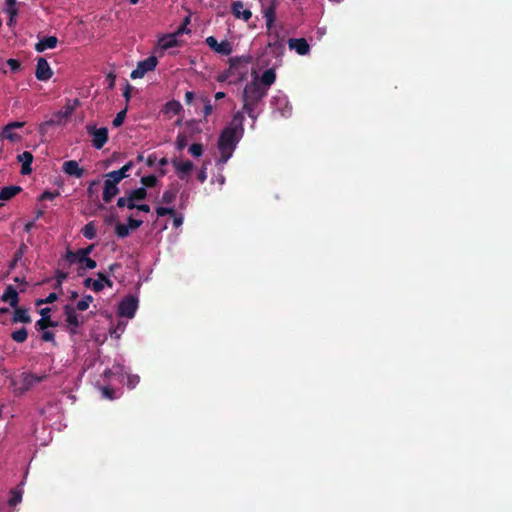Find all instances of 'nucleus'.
Returning a JSON list of instances; mask_svg holds the SVG:
<instances>
[{
	"label": "nucleus",
	"instance_id": "nucleus-1",
	"mask_svg": "<svg viewBox=\"0 0 512 512\" xmlns=\"http://www.w3.org/2000/svg\"><path fill=\"white\" fill-rule=\"evenodd\" d=\"M244 115L241 111L233 115L230 124L223 129L218 138L217 147L220 152L218 163L225 164L232 154L244 134Z\"/></svg>",
	"mask_w": 512,
	"mask_h": 512
},
{
	"label": "nucleus",
	"instance_id": "nucleus-2",
	"mask_svg": "<svg viewBox=\"0 0 512 512\" xmlns=\"http://www.w3.org/2000/svg\"><path fill=\"white\" fill-rule=\"evenodd\" d=\"M266 96L267 89L262 87L258 81V77H255L251 82L247 83L243 89V111L241 112H245L253 121H255L259 115L256 109Z\"/></svg>",
	"mask_w": 512,
	"mask_h": 512
},
{
	"label": "nucleus",
	"instance_id": "nucleus-3",
	"mask_svg": "<svg viewBox=\"0 0 512 512\" xmlns=\"http://www.w3.org/2000/svg\"><path fill=\"white\" fill-rule=\"evenodd\" d=\"M65 315V326L66 330L70 335H76L79 333L80 328L84 324V319L79 317L77 310L74 306L67 304L63 308Z\"/></svg>",
	"mask_w": 512,
	"mask_h": 512
},
{
	"label": "nucleus",
	"instance_id": "nucleus-4",
	"mask_svg": "<svg viewBox=\"0 0 512 512\" xmlns=\"http://www.w3.org/2000/svg\"><path fill=\"white\" fill-rule=\"evenodd\" d=\"M87 133L92 136V146L96 149H102L108 141V129L106 127L96 128L95 125L86 126Z\"/></svg>",
	"mask_w": 512,
	"mask_h": 512
},
{
	"label": "nucleus",
	"instance_id": "nucleus-5",
	"mask_svg": "<svg viewBox=\"0 0 512 512\" xmlns=\"http://www.w3.org/2000/svg\"><path fill=\"white\" fill-rule=\"evenodd\" d=\"M158 64V59L155 56H149L143 61L138 62L136 69H134L130 77L132 79L142 78L146 73L154 71Z\"/></svg>",
	"mask_w": 512,
	"mask_h": 512
},
{
	"label": "nucleus",
	"instance_id": "nucleus-6",
	"mask_svg": "<svg viewBox=\"0 0 512 512\" xmlns=\"http://www.w3.org/2000/svg\"><path fill=\"white\" fill-rule=\"evenodd\" d=\"M138 308V298L133 295L126 296L118 306V314L126 318H133Z\"/></svg>",
	"mask_w": 512,
	"mask_h": 512
},
{
	"label": "nucleus",
	"instance_id": "nucleus-7",
	"mask_svg": "<svg viewBox=\"0 0 512 512\" xmlns=\"http://www.w3.org/2000/svg\"><path fill=\"white\" fill-rule=\"evenodd\" d=\"M171 164L173 165L177 176L181 180H186L188 182L189 176L194 169V164L190 160L182 161L178 158L171 159Z\"/></svg>",
	"mask_w": 512,
	"mask_h": 512
},
{
	"label": "nucleus",
	"instance_id": "nucleus-8",
	"mask_svg": "<svg viewBox=\"0 0 512 512\" xmlns=\"http://www.w3.org/2000/svg\"><path fill=\"white\" fill-rule=\"evenodd\" d=\"M74 111V107L66 105L63 111H58L49 120L43 123V126L50 127L55 125H61L64 120L68 119Z\"/></svg>",
	"mask_w": 512,
	"mask_h": 512
},
{
	"label": "nucleus",
	"instance_id": "nucleus-9",
	"mask_svg": "<svg viewBox=\"0 0 512 512\" xmlns=\"http://www.w3.org/2000/svg\"><path fill=\"white\" fill-rule=\"evenodd\" d=\"M92 250H93V245H90L88 247L81 248V249L77 250V254H78L77 262L79 264H81V266L83 268H86V269L96 268V266H97L96 261L94 259L88 257V255L91 253Z\"/></svg>",
	"mask_w": 512,
	"mask_h": 512
},
{
	"label": "nucleus",
	"instance_id": "nucleus-10",
	"mask_svg": "<svg viewBox=\"0 0 512 512\" xmlns=\"http://www.w3.org/2000/svg\"><path fill=\"white\" fill-rule=\"evenodd\" d=\"M53 75L51 67L45 58H39L37 60L35 76L40 81H47Z\"/></svg>",
	"mask_w": 512,
	"mask_h": 512
},
{
	"label": "nucleus",
	"instance_id": "nucleus-11",
	"mask_svg": "<svg viewBox=\"0 0 512 512\" xmlns=\"http://www.w3.org/2000/svg\"><path fill=\"white\" fill-rule=\"evenodd\" d=\"M119 193L118 183L116 181L113 182L112 179L106 177L104 181L103 188V201L105 203L111 202V200Z\"/></svg>",
	"mask_w": 512,
	"mask_h": 512
},
{
	"label": "nucleus",
	"instance_id": "nucleus-12",
	"mask_svg": "<svg viewBox=\"0 0 512 512\" xmlns=\"http://www.w3.org/2000/svg\"><path fill=\"white\" fill-rule=\"evenodd\" d=\"M51 312V308L46 307L40 310L41 319H39L35 327L38 330H46L48 327H56L57 322L51 320L49 313Z\"/></svg>",
	"mask_w": 512,
	"mask_h": 512
},
{
	"label": "nucleus",
	"instance_id": "nucleus-13",
	"mask_svg": "<svg viewBox=\"0 0 512 512\" xmlns=\"http://www.w3.org/2000/svg\"><path fill=\"white\" fill-rule=\"evenodd\" d=\"M62 170L65 174L76 178H81L84 175V169L75 160L65 161L62 165Z\"/></svg>",
	"mask_w": 512,
	"mask_h": 512
},
{
	"label": "nucleus",
	"instance_id": "nucleus-14",
	"mask_svg": "<svg viewBox=\"0 0 512 512\" xmlns=\"http://www.w3.org/2000/svg\"><path fill=\"white\" fill-rule=\"evenodd\" d=\"M231 12L238 19H243L244 21H248L252 13L249 9L244 8V3L240 0L233 1L231 4Z\"/></svg>",
	"mask_w": 512,
	"mask_h": 512
},
{
	"label": "nucleus",
	"instance_id": "nucleus-15",
	"mask_svg": "<svg viewBox=\"0 0 512 512\" xmlns=\"http://www.w3.org/2000/svg\"><path fill=\"white\" fill-rule=\"evenodd\" d=\"M289 48L295 50L299 55H306L310 46L305 38H292L288 41Z\"/></svg>",
	"mask_w": 512,
	"mask_h": 512
},
{
	"label": "nucleus",
	"instance_id": "nucleus-16",
	"mask_svg": "<svg viewBox=\"0 0 512 512\" xmlns=\"http://www.w3.org/2000/svg\"><path fill=\"white\" fill-rule=\"evenodd\" d=\"M134 166L133 161L127 162L123 167H121L119 170L110 171L106 174V177H109L110 179L116 181L119 183L124 178L128 177V171L131 170V168Z\"/></svg>",
	"mask_w": 512,
	"mask_h": 512
},
{
	"label": "nucleus",
	"instance_id": "nucleus-17",
	"mask_svg": "<svg viewBox=\"0 0 512 512\" xmlns=\"http://www.w3.org/2000/svg\"><path fill=\"white\" fill-rule=\"evenodd\" d=\"M3 302H8L12 308H17L19 304L18 292L12 285H8L1 296Z\"/></svg>",
	"mask_w": 512,
	"mask_h": 512
},
{
	"label": "nucleus",
	"instance_id": "nucleus-18",
	"mask_svg": "<svg viewBox=\"0 0 512 512\" xmlns=\"http://www.w3.org/2000/svg\"><path fill=\"white\" fill-rule=\"evenodd\" d=\"M32 319L28 313V309L21 308L17 305V308H14V312L11 318V322L13 324L15 323H24L29 324L31 323Z\"/></svg>",
	"mask_w": 512,
	"mask_h": 512
},
{
	"label": "nucleus",
	"instance_id": "nucleus-19",
	"mask_svg": "<svg viewBox=\"0 0 512 512\" xmlns=\"http://www.w3.org/2000/svg\"><path fill=\"white\" fill-rule=\"evenodd\" d=\"M17 160L22 163L21 174L28 175L32 172L31 164L33 162V155L28 151H24L23 153L17 156Z\"/></svg>",
	"mask_w": 512,
	"mask_h": 512
},
{
	"label": "nucleus",
	"instance_id": "nucleus-20",
	"mask_svg": "<svg viewBox=\"0 0 512 512\" xmlns=\"http://www.w3.org/2000/svg\"><path fill=\"white\" fill-rule=\"evenodd\" d=\"M58 39L55 36H47L38 41L35 45L37 52H43L46 49H53L57 46Z\"/></svg>",
	"mask_w": 512,
	"mask_h": 512
},
{
	"label": "nucleus",
	"instance_id": "nucleus-21",
	"mask_svg": "<svg viewBox=\"0 0 512 512\" xmlns=\"http://www.w3.org/2000/svg\"><path fill=\"white\" fill-rule=\"evenodd\" d=\"M159 46L163 50H167L179 45V41L177 39L176 34H168L161 37L158 41Z\"/></svg>",
	"mask_w": 512,
	"mask_h": 512
},
{
	"label": "nucleus",
	"instance_id": "nucleus-22",
	"mask_svg": "<svg viewBox=\"0 0 512 512\" xmlns=\"http://www.w3.org/2000/svg\"><path fill=\"white\" fill-rule=\"evenodd\" d=\"M276 5L270 4L263 10L264 18L266 20V27L268 31H271L274 26V22L276 19Z\"/></svg>",
	"mask_w": 512,
	"mask_h": 512
},
{
	"label": "nucleus",
	"instance_id": "nucleus-23",
	"mask_svg": "<svg viewBox=\"0 0 512 512\" xmlns=\"http://www.w3.org/2000/svg\"><path fill=\"white\" fill-rule=\"evenodd\" d=\"M276 80V73L274 69H267L263 72L261 78H258V81L262 87H265L267 91L269 90V87L275 82Z\"/></svg>",
	"mask_w": 512,
	"mask_h": 512
},
{
	"label": "nucleus",
	"instance_id": "nucleus-24",
	"mask_svg": "<svg viewBox=\"0 0 512 512\" xmlns=\"http://www.w3.org/2000/svg\"><path fill=\"white\" fill-rule=\"evenodd\" d=\"M272 105L280 104L278 108L282 116L287 117L291 114V106L289 105L286 97H273L271 100Z\"/></svg>",
	"mask_w": 512,
	"mask_h": 512
},
{
	"label": "nucleus",
	"instance_id": "nucleus-25",
	"mask_svg": "<svg viewBox=\"0 0 512 512\" xmlns=\"http://www.w3.org/2000/svg\"><path fill=\"white\" fill-rule=\"evenodd\" d=\"M178 192H179V188L177 185H175V184L169 185L168 189L163 192L162 199H161L162 203H165V204L173 203L174 200L176 199Z\"/></svg>",
	"mask_w": 512,
	"mask_h": 512
},
{
	"label": "nucleus",
	"instance_id": "nucleus-26",
	"mask_svg": "<svg viewBox=\"0 0 512 512\" xmlns=\"http://www.w3.org/2000/svg\"><path fill=\"white\" fill-rule=\"evenodd\" d=\"M20 186H6L0 191V200L8 201L21 192Z\"/></svg>",
	"mask_w": 512,
	"mask_h": 512
},
{
	"label": "nucleus",
	"instance_id": "nucleus-27",
	"mask_svg": "<svg viewBox=\"0 0 512 512\" xmlns=\"http://www.w3.org/2000/svg\"><path fill=\"white\" fill-rule=\"evenodd\" d=\"M2 139H7L11 142H18L21 140V136L14 132V129L8 128L7 125L3 127V130L0 134Z\"/></svg>",
	"mask_w": 512,
	"mask_h": 512
},
{
	"label": "nucleus",
	"instance_id": "nucleus-28",
	"mask_svg": "<svg viewBox=\"0 0 512 512\" xmlns=\"http://www.w3.org/2000/svg\"><path fill=\"white\" fill-rule=\"evenodd\" d=\"M232 45L229 41L223 40L222 42H218L215 52L221 54L223 56H228L232 53Z\"/></svg>",
	"mask_w": 512,
	"mask_h": 512
},
{
	"label": "nucleus",
	"instance_id": "nucleus-29",
	"mask_svg": "<svg viewBox=\"0 0 512 512\" xmlns=\"http://www.w3.org/2000/svg\"><path fill=\"white\" fill-rule=\"evenodd\" d=\"M165 110L168 113H173L174 115H179L183 110L182 105L177 100H170L165 104Z\"/></svg>",
	"mask_w": 512,
	"mask_h": 512
},
{
	"label": "nucleus",
	"instance_id": "nucleus-30",
	"mask_svg": "<svg viewBox=\"0 0 512 512\" xmlns=\"http://www.w3.org/2000/svg\"><path fill=\"white\" fill-rule=\"evenodd\" d=\"M10 336L13 341L17 343H23L27 340L28 331L25 327H22L16 331H13Z\"/></svg>",
	"mask_w": 512,
	"mask_h": 512
},
{
	"label": "nucleus",
	"instance_id": "nucleus-31",
	"mask_svg": "<svg viewBox=\"0 0 512 512\" xmlns=\"http://www.w3.org/2000/svg\"><path fill=\"white\" fill-rule=\"evenodd\" d=\"M83 284L86 288H91L95 292H100L104 288V284L100 280H94L92 278H86Z\"/></svg>",
	"mask_w": 512,
	"mask_h": 512
},
{
	"label": "nucleus",
	"instance_id": "nucleus-32",
	"mask_svg": "<svg viewBox=\"0 0 512 512\" xmlns=\"http://www.w3.org/2000/svg\"><path fill=\"white\" fill-rule=\"evenodd\" d=\"M83 236L89 240L96 237V226L94 222L87 223L81 230Z\"/></svg>",
	"mask_w": 512,
	"mask_h": 512
},
{
	"label": "nucleus",
	"instance_id": "nucleus-33",
	"mask_svg": "<svg viewBox=\"0 0 512 512\" xmlns=\"http://www.w3.org/2000/svg\"><path fill=\"white\" fill-rule=\"evenodd\" d=\"M16 5H17V0H5L4 12L8 16L17 17L18 8L16 7Z\"/></svg>",
	"mask_w": 512,
	"mask_h": 512
},
{
	"label": "nucleus",
	"instance_id": "nucleus-34",
	"mask_svg": "<svg viewBox=\"0 0 512 512\" xmlns=\"http://www.w3.org/2000/svg\"><path fill=\"white\" fill-rule=\"evenodd\" d=\"M129 195L132 198L131 200H136V201L144 200L147 196V190L145 187H139L137 189L130 191Z\"/></svg>",
	"mask_w": 512,
	"mask_h": 512
},
{
	"label": "nucleus",
	"instance_id": "nucleus-35",
	"mask_svg": "<svg viewBox=\"0 0 512 512\" xmlns=\"http://www.w3.org/2000/svg\"><path fill=\"white\" fill-rule=\"evenodd\" d=\"M94 298L91 295H85L82 300L78 301L75 308L79 311H85L89 308L90 303H92Z\"/></svg>",
	"mask_w": 512,
	"mask_h": 512
},
{
	"label": "nucleus",
	"instance_id": "nucleus-36",
	"mask_svg": "<svg viewBox=\"0 0 512 512\" xmlns=\"http://www.w3.org/2000/svg\"><path fill=\"white\" fill-rule=\"evenodd\" d=\"M188 151L193 157L198 158L203 155L204 147L200 143H194L189 147Z\"/></svg>",
	"mask_w": 512,
	"mask_h": 512
},
{
	"label": "nucleus",
	"instance_id": "nucleus-37",
	"mask_svg": "<svg viewBox=\"0 0 512 512\" xmlns=\"http://www.w3.org/2000/svg\"><path fill=\"white\" fill-rule=\"evenodd\" d=\"M115 233L119 238H125L129 235V227L122 223H117L115 226Z\"/></svg>",
	"mask_w": 512,
	"mask_h": 512
},
{
	"label": "nucleus",
	"instance_id": "nucleus-38",
	"mask_svg": "<svg viewBox=\"0 0 512 512\" xmlns=\"http://www.w3.org/2000/svg\"><path fill=\"white\" fill-rule=\"evenodd\" d=\"M157 178L155 175H148L141 178V183L144 185V187L152 188L157 185Z\"/></svg>",
	"mask_w": 512,
	"mask_h": 512
},
{
	"label": "nucleus",
	"instance_id": "nucleus-39",
	"mask_svg": "<svg viewBox=\"0 0 512 512\" xmlns=\"http://www.w3.org/2000/svg\"><path fill=\"white\" fill-rule=\"evenodd\" d=\"M201 101L204 103L203 114L204 118H207L213 111V105L209 97L205 96L201 98Z\"/></svg>",
	"mask_w": 512,
	"mask_h": 512
},
{
	"label": "nucleus",
	"instance_id": "nucleus-40",
	"mask_svg": "<svg viewBox=\"0 0 512 512\" xmlns=\"http://www.w3.org/2000/svg\"><path fill=\"white\" fill-rule=\"evenodd\" d=\"M175 145L177 150L182 151L187 146V136L183 133H178Z\"/></svg>",
	"mask_w": 512,
	"mask_h": 512
},
{
	"label": "nucleus",
	"instance_id": "nucleus-41",
	"mask_svg": "<svg viewBox=\"0 0 512 512\" xmlns=\"http://www.w3.org/2000/svg\"><path fill=\"white\" fill-rule=\"evenodd\" d=\"M22 500V492L21 491H17V490H13L11 492V497L9 499V504L11 506H16L18 503H20Z\"/></svg>",
	"mask_w": 512,
	"mask_h": 512
},
{
	"label": "nucleus",
	"instance_id": "nucleus-42",
	"mask_svg": "<svg viewBox=\"0 0 512 512\" xmlns=\"http://www.w3.org/2000/svg\"><path fill=\"white\" fill-rule=\"evenodd\" d=\"M126 112H127V110L123 109L117 113L116 117L114 118V120L112 122L114 127H120L123 124L125 117H126Z\"/></svg>",
	"mask_w": 512,
	"mask_h": 512
},
{
	"label": "nucleus",
	"instance_id": "nucleus-43",
	"mask_svg": "<svg viewBox=\"0 0 512 512\" xmlns=\"http://www.w3.org/2000/svg\"><path fill=\"white\" fill-rule=\"evenodd\" d=\"M156 213H157L158 217H163V216H166V215L174 216L175 215V210L172 207H157L156 208Z\"/></svg>",
	"mask_w": 512,
	"mask_h": 512
},
{
	"label": "nucleus",
	"instance_id": "nucleus-44",
	"mask_svg": "<svg viewBox=\"0 0 512 512\" xmlns=\"http://www.w3.org/2000/svg\"><path fill=\"white\" fill-rule=\"evenodd\" d=\"M6 63L12 72H18L21 68V64L17 59L10 58Z\"/></svg>",
	"mask_w": 512,
	"mask_h": 512
},
{
	"label": "nucleus",
	"instance_id": "nucleus-45",
	"mask_svg": "<svg viewBox=\"0 0 512 512\" xmlns=\"http://www.w3.org/2000/svg\"><path fill=\"white\" fill-rule=\"evenodd\" d=\"M97 276H98L97 280H100L104 284V286H107L109 288L113 287L112 280L105 273L99 272V273H97Z\"/></svg>",
	"mask_w": 512,
	"mask_h": 512
},
{
	"label": "nucleus",
	"instance_id": "nucleus-46",
	"mask_svg": "<svg viewBox=\"0 0 512 512\" xmlns=\"http://www.w3.org/2000/svg\"><path fill=\"white\" fill-rule=\"evenodd\" d=\"M99 184H100L99 180H93L92 182H90V184L87 188V194H88L89 198H92L97 193L96 186H98Z\"/></svg>",
	"mask_w": 512,
	"mask_h": 512
},
{
	"label": "nucleus",
	"instance_id": "nucleus-47",
	"mask_svg": "<svg viewBox=\"0 0 512 512\" xmlns=\"http://www.w3.org/2000/svg\"><path fill=\"white\" fill-rule=\"evenodd\" d=\"M59 195V192L58 191H49V190H46L44 191L41 195H40V200H53L55 199L57 196Z\"/></svg>",
	"mask_w": 512,
	"mask_h": 512
},
{
	"label": "nucleus",
	"instance_id": "nucleus-48",
	"mask_svg": "<svg viewBox=\"0 0 512 512\" xmlns=\"http://www.w3.org/2000/svg\"><path fill=\"white\" fill-rule=\"evenodd\" d=\"M127 221H128L127 226L129 227V229H132V230L139 228L143 223L142 220L134 219L132 216L128 217Z\"/></svg>",
	"mask_w": 512,
	"mask_h": 512
},
{
	"label": "nucleus",
	"instance_id": "nucleus-49",
	"mask_svg": "<svg viewBox=\"0 0 512 512\" xmlns=\"http://www.w3.org/2000/svg\"><path fill=\"white\" fill-rule=\"evenodd\" d=\"M140 382V377L138 375H129L127 386L130 389H133L136 387V385Z\"/></svg>",
	"mask_w": 512,
	"mask_h": 512
},
{
	"label": "nucleus",
	"instance_id": "nucleus-50",
	"mask_svg": "<svg viewBox=\"0 0 512 512\" xmlns=\"http://www.w3.org/2000/svg\"><path fill=\"white\" fill-rule=\"evenodd\" d=\"M10 313V309L6 307L0 308V323L1 324H7V315Z\"/></svg>",
	"mask_w": 512,
	"mask_h": 512
},
{
	"label": "nucleus",
	"instance_id": "nucleus-51",
	"mask_svg": "<svg viewBox=\"0 0 512 512\" xmlns=\"http://www.w3.org/2000/svg\"><path fill=\"white\" fill-rule=\"evenodd\" d=\"M22 255H23V252L22 250H18L15 255H14V258L13 260L10 262V265H9V268L10 269H13L16 265H17V262L22 258Z\"/></svg>",
	"mask_w": 512,
	"mask_h": 512
},
{
	"label": "nucleus",
	"instance_id": "nucleus-52",
	"mask_svg": "<svg viewBox=\"0 0 512 512\" xmlns=\"http://www.w3.org/2000/svg\"><path fill=\"white\" fill-rule=\"evenodd\" d=\"M44 332L42 333L41 335V339L45 342H51L54 340V333L52 331H46V330H43Z\"/></svg>",
	"mask_w": 512,
	"mask_h": 512
},
{
	"label": "nucleus",
	"instance_id": "nucleus-53",
	"mask_svg": "<svg viewBox=\"0 0 512 512\" xmlns=\"http://www.w3.org/2000/svg\"><path fill=\"white\" fill-rule=\"evenodd\" d=\"M206 44L213 50L215 51L216 47H217V44H218V41L217 39L214 37V36H209L206 38Z\"/></svg>",
	"mask_w": 512,
	"mask_h": 512
},
{
	"label": "nucleus",
	"instance_id": "nucleus-54",
	"mask_svg": "<svg viewBox=\"0 0 512 512\" xmlns=\"http://www.w3.org/2000/svg\"><path fill=\"white\" fill-rule=\"evenodd\" d=\"M197 179L199 182L204 183L207 179L206 166H203L197 174Z\"/></svg>",
	"mask_w": 512,
	"mask_h": 512
},
{
	"label": "nucleus",
	"instance_id": "nucleus-55",
	"mask_svg": "<svg viewBox=\"0 0 512 512\" xmlns=\"http://www.w3.org/2000/svg\"><path fill=\"white\" fill-rule=\"evenodd\" d=\"M102 393H103L104 397L111 399V400L114 399L115 391L112 388L103 387Z\"/></svg>",
	"mask_w": 512,
	"mask_h": 512
},
{
	"label": "nucleus",
	"instance_id": "nucleus-56",
	"mask_svg": "<svg viewBox=\"0 0 512 512\" xmlns=\"http://www.w3.org/2000/svg\"><path fill=\"white\" fill-rule=\"evenodd\" d=\"M66 259H67L70 263L77 262V260H78V254H77V251H76V252L67 251V253H66Z\"/></svg>",
	"mask_w": 512,
	"mask_h": 512
},
{
	"label": "nucleus",
	"instance_id": "nucleus-57",
	"mask_svg": "<svg viewBox=\"0 0 512 512\" xmlns=\"http://www.w3.org/2000/svg\"><path fill=\"white\" fill-rule=\"evenodd\" d=\"M157 161V156L155 153L150 154L146 159V165L149 167H153Z\"/></svg>",
	"mask_w": 512,
	"mask_h": 512
},
{
	"label": "nucleus",
	"instance_id": "nucleus-58",
	"mask_svg": "<svg viewBox=\"0 0 512 512\" xmlns=\"http://www.w3.org/2000/svg\"><path fill=\"white\" fill-rule=\"evenodd\" d=\"M43 377H38V376H35V375H30L26 378V383L29 384V385H32L34 383H37V382H40L42 380Z\"/></svg>",
	"mask_w": 512,
	"mask_h": 512
},
{
	"label": "nucleus",
	"instance_id": "nucleus-59",
	"mask_svg": "<svg viewBox=\"0 0 512 512\" xmlns=\"http://www.w3.org/2000/svg\"><path fill=\"white\" fill-rule=\"evenodd\" d=\"M183 224V217L181 215H174L173 216V225L175 228L180 227Z\"/></svg>",
	"mask_w": 512,
	"mask_h": 512
},
{
	"label": "nucleus",
	"instance_id": "nucleus-60",
	"mask_svg": "<svg viewBox=\"0 0 512 512\" xmlns=\"http://www.w3.org/2000/svg\"><path fill=\"white\" fill-rule=\"evenodd\" d=\"M194 98H195V94H194V92H192V91H187V92L185 93V103H186L187 105L192 104V102H193Z\"/></svg>",
	"mask_w": 512,
	"mask_h": 512
},
{
	"label": "nucleus",
	"instance_id": "nucleus-61",
	"mask_svg": "<svg viewBox=\"0 0 512 512\" xmlns=\"http://www.w3.org/2000/svg\"><path fill=\"white\" fill-rule=\"evenodd\" d=\"M58 299V295L55 293V292H52L50 293L45 299L44 301L47 303V304H51V303H54L56 300Z\"/></svg>",
	"mask_w": 512,
	"mask_h": 512
},
{
	"label": "nucleus",
	"instance_id": "nucleus-62",
	"mask_svg": "<svg viewBox=\"0 0 512 512\" xmlns=\"http://www.w3.org/2000/svg\"><path fill=\"white\" fill-rule=\"evenodd\" d=\"M25 122L14 121L7 124L8 128L17 129L24 127Z\"/></svg>",
	"mask_w": 512,
	"mask_h": 512
},
{
	"label": "nucleus",
	"instance_id": "nucleus-63",
	"mask_svg": "<svg viewBox=\"0 0 512 512\" xmlns=\"http://www.w3.org/2000/svg\"><path fill=\"white\" fill-rule=\"evenodd\" d=\"M188 32H189V30L187 29V26L185 24H181L174 34H176V36H178V35H181L183 33H188Z\"/></svg>",
	"mask_w": 512,
	"mask_h": 512
},
{
	"label": "nucleus",
	"instance_id": "nucleus-64",
	"mask_svg": "<svg viewBox=\"0 0 512 512\" xmlns=\"http://www.w3.org/2000/svg\"><path fill=\"white\" fill-rule=\"evenodd\" d=\"M67 278V273L58 271L56 274V281L63 283V281Z\"/></svg>",
	"mask_w": 512,
	"mask_h": 512
}]
</instances>
